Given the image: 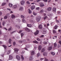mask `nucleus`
<instances>
[{"mask_svg":"<svg viewBox=\"0 0 61 61\" xmlns=\"http://www.w3.org/2000/svg\"><path fill=\"white\" fill-rule=\"evenodd\" d=\"M41 19V16H39L36 19V20L37 22H38L39 21H40V19Z\"/></svg>","mask_w":61,"mask_h":61,"instance_id":"obj_1","label":"nucleus"},{"mask_svg":"<svg viewBox=\"0 0 61 61\" xmlns=\"http://www.w3.org/2000/svg\"><path fill=\"white\" fill-rule=\"evenodd\" d=\"M50 25L49 23H48L47 24V25H46V24H45L44 25V27L45 28H48V26Z\"/></svg>","mask_w":61,"mask_h":61,"instance_id":"obj_2","label":"nucleus"},{"mask_svg":"<svg viewBox=\"0 0 61 61\" xmlns=\"http://www.w3.org/2000/svg\"><path fill=\"white\" fill-rule=\"evenodd\" d=\"M12 8L13 9H16V8H17V6L16 5H15L13 6Z\"/></svg>","mask_w":61,"mask_h":61,"instance_id":"obj_3","label":"nucleus"},{"mask_svg":"<svg viewBox=\"0 0 61 61\" xmlns=\"http://www.w3.org/2000/svg\"><path fill=\"white\" fill-rule=\"evenodd\" d=\"M43 55L45 56H47V53L46 52H44L43 54Z\"/></svg>","mask_w":61,"mask_h":61,"instance_id":"obj_4","label":"nucleus"},{"mask_svg":"<svg viewBox=\"0 0 61 61\" xmlns=\"http://www.w3.org/2000/svg\"><path fill=\"white\" fill-rule=\"evenodd\" d=\"M25 1L22 0L20 2L21 4V5H24L25 4Z\"/></svg>","mask_w":61,"mask_h":61,"instance_id":"obj_5","label":"nucleus"},{"mask_svg":"<svg viewBox=\"0 0 61 61\" xmlns=\"http://www.w3.org/2000/svg\"><path fill=\"white\" fill-rule=\"evenodd\" d=\"M16 58L19 60H20V56H19L18 55H17L16 56Z\"/></svg>","mask_w":61,"mask_h":61,"instance_id":"obj_6","label":"nucleus"},{"mask_svg":"<svg viewBox=\"0 0 61 61\" xmlns=\"http://www.w3.org/2000/svg\"><path fill=\"white\" fill-rule=\"evenodd\" d=\"M13 59V56L11 55L9 56V60H12Z\"/></svg>","mask_w":61,"mask_h":61,"instance_id":"obj_7","label":"nucleus"},{"mask_svg":"<svg viewBox=\"0 0 61 61\" xmlns=\"http://www.w3.org/2000/svg\"><path fill=\"white\" fill-rule=\"evenodd\" d=\"M25 30L27 32H29L30 31V30L28 28H26L25 29Z\"/></svg>","mask_w":61,"mask_h":61,"instance_id":"obj_8","label":"nucleus"},{"mask_svg":"<svg viewBox=\"0 0 61 61\" xmlns=\"http://www.w3.org/2000/svg\"><path fill=\"white\" fill-rule=\"evenodd\" d=\"M14 50L16 53H17L18 51H19V49L16 48L14 49Z\"/></svg>","mask_w":61,"mask_h":61,"instance_id":"obj_9","label":"nucleus"},{"mask_svg":"<svg viewBox=\"0 0 61 61\" xmlns=\"http://www.w3.org/2000/svg\"><path fill=\"white\" fill-rule=\"evenodd\" d=\"M30 23H34L36 22V21L35 20H33L31 19L30 20Z\"/></svg>","mask_w":61,"mask_h":61,"instance_id":"obj_10","label":"nucleus"},{"mask_svg":"<svg viewBox=\"0 0 61 61\" xmlns=\"http://www.w3.org/2000/svg\"><path fill=\"white\" fill-rule=\"evenodd\" d=\"M38 27L39 29H42V28H43V27H42V25H39L38 26Z\"/></svg>","mask_w":61,"mask_h":61,"instance_id":"obj_11","label":"nucleus"},{"mask_svg":"<svg viewBox=\"0 0 61 61\" xmlns=\"http://www.w3.org/2000/svg\"><path fill=\"white\" fill-rule=\"evenodd\" d=\"M47 11H51V10H52V8L51 7H49V8H47Z\"/></svg>","mask_w":61,"mask_h":61,"instance_id":"obj_12","label":"nucleus"},{"mask_svg":"<svg viewBox=\"0 0 61 61\" xmlns=\"http://www.w3.org/2000/svg\"><path fill=\"white\" fill-rule=\"evenodd\" d=\"M31 9L32 10H33L35 8V6L34 5H33L31 7Z\"/></svg>","mask_w":61,"mask_h":61,"instance_id":"obj_13","label":"nucleus"},{"mask_svg":"<svg viewBox=\"0 0 61 61\" xmlns=\"http://www.w3.org/2000/svg\"><path fill=\"white\" fill-rule=\"evenodd\" d=\"M39 33V31L38 30H37L36 32L34 33L35 35H37L38 33Z\"/></svg>","mask_w":61,"mask_h":61,"instance_id":"obj_14","label":"nucleus"},{"mask_svg":"<svg viewBox=\"0 0 61 61\" xmlns=\"http://www.w3.org/2000/svg\"><path fill=\"white\" fill-rule=\"evenodd\" d=\"M11 42H12V40L10 38L9 40V43L10 44H11Z\"/></svg>","mask_w":61,"mask_h":61,"instance_id":"obj_15","label":"nucleus"},{"mask_svg":"<svg viewBox=\"0 0 61 61\" xmlns=\"http://www.w3.org/2000/svg\"><path fill=\"white\" fill-rule=\"evenodd\" d=\"M42 46H41V45H39V46L38 48L39 50H41V49H42Z\"/></svg>","mask_w":61,"mask_h":61,"instance_id":"obj_16","label":"nucleus"},{"mask_svg":"<svg viewBox=\"0 0 61 61\" xmlns=\"http://www.w3.org/2000/svg\"><path fill=\"white\" fill-rule=\"evenodd\" d=\"M52 49V46H50L49 47V48L48 49V50L49 51L51 50Z\"/></svg>","mask_w":61,"mask_h":61,"instance_id":"obj_17","label":"nucleus"},{"mask_svg":"<svg viewBox=\"0 0 61 61\" xmlns=\"http://www.w3.org/2000/svg\"><path fill=\"white\" fill-rule=\"evenodd\" d=\"M9 7H12V6H13V4L10 3L9 4Z\"/></svg>","mask_w":61,"mask_h":61,"instance_id":"obj_18","label":"nucleus"},{"mask_svg":"<svg viewBox=\"0 0 61 61\" xmlns=\"http://www.w3.org/2000/svg\"><path fill=\"white\" fill-rule=\"evenodd\" d=\"M40 5L41 7H43V6H44L45 5H44L43 3H41L40 4Z\"/></svg>","mask_w":61,"mask_h":61,"instance_id":"obj_19","label":"nucleus"},{"mask_svg":"<svg viewBox=\"0 0 61 61\" xmlns=\"http://www.w3.org/2000/svg\"><path fill=\"white\" fill-rule=\"evenodd\" d=\"M34 54H35V52L34 51H32L31 52V55H34Z\"/></svg>","mask_w":61,"mask_h":61,"instance_id":"obj_20","label":"nucleus"},{"mask_svg":"<svg viewBox=\"0 0 61 61\" xmlns=\"http://www.w3.org/2000/svg\"><path fill=\"white\" fill-rule=\"evenodd\" d=\"M23 10V8L22 7H20V8L19 9V10L20 11H22Z\"/></svg>","mask_w":61,"mask_h":61,"instance_id":"obj_21","label":"nucleus"},{"mask_svg":"<svg viewBox=\"0 0 61 61\" xmlns=\"http://www.w3.org/2000/svg\"><path fill=\"white\" fill-rule=\"evenodd\" d=\"M27 26L28 27H31L32 26L31 24H28L27 25Z\"/></svg>","mask_w":61,"mask_h":61,"instance_id":"obj_22","label":"nucleus"},{"mask_svg":"<svg viewBox=\"0 0 61 61\" xmlns=\"http://www.w3.org/2000/svg\"><path fill=\"white\" fill-rule=\"evenodd\" d=\"M33 42V43H35V44H38V42H37L36 41H34Z\"/></svg>","mask_w":61,"mask_h":61,"instance_id":"obj_23","label":"nucleus"},{"mask_svg":"<svg viewBox=\"0 0 61 61\" xmlns=\"http://www.w3.org/2000/svg\"><path fill=\"white\" fill-rule=\"evenodd\" d=\"M15 16L14 15H11V18L12 19H14V18H15Z\"/></svg>","mask_w":61,"mask_h":61,"instance_id":"obj_24","label":"nucleus"},{"mask_svg":"<svg viewBox=\"0 0 61 61\" xmlns=\"http://www.w3.org/2000/svg\"><path fill=\"white\" fill-rule=\"evenodd\" d=\"M33 57H32V56H30V60H33Z\"/></svg>","mask_w":61,"mask_h":61,"instance_id":"obj_25","label":"nucleus"},{"mask_svg":"<svg viewBox=\"0 0 61 61\" xmlns=\"http://www.w3.org/2000/svg\"><path fill=\"white\" fill-rule=\"evenodd\" d=\"M21 18H22V19H25V17L22 15H21Z\"/></svg>","mask_w":61,"mask_h":61,"instance_id":"obj_26","label":"nucleus"},{"mask_svg":"<svg viewBox=\"0 0 61 61\" xmlns=\"http://www.w3.org/2000/svg\"><path fill=\"white\" fill-rule=\"evenodd\" d=\"M53 10L54 12H56V8L55 7L53 8Z\"/></svg>","mask_w":61,"mask_h":61,"instance_id":"obj_27","label":"nucleus"},{"mask_svg":"<svg viewBox=\"0 0 61 61\" xmlns=\"http://www.w3.org/2000/svg\"><path fill=\"white\" fill-rule=\"evenodd\" d=\"M28 11H29V14H31V13H32V11H31V10H30L29 9L28 10Z\"/></svg>","mask_w":61,"mask_h":61,"instance_id":"obj_28","label":"nucleus"},{"mask_svg":"<svg viewBox=\"0 0 61 61\" xmlns=\"http://www.w3.org/2000/svg\"><path fill=\"white\" fill-rule=\"evenodd\" d=\"M57 46V45L56 43H55L54 44V47H56Z\"/></svg>","mask_w":61,"mask_h":61,"instance_id":"obj_29","label":"nucleus"},{"mask_svg":"<svg viewBox=\"0 0 61 61\" xmlns=\"http://www.w3.org/2000/svg\"><path fill=\"white\" fill-rule=\"evenodd\" d=\"M45 50H46L44 48H43L41 50V52H44V51H45Z\"/></svg>","mask_w":61,"mask_h":61,"instance_id":"obj_30","label":"nucleus"},{"mask_svg":"<svg viewBox=\"0 0 61 61\" xmlns=\"http://www.w3.org/2000/svg\"><path fill=\"white\" fill-rule=\"evenodd\" d=\"M5 22L4 21L3 22L2 25L3 26H5Z\"/></svg>","mask_w":61,"mask_h":61,"instance_id":"obj_31","label":"nucleus"},{"mask_svg":"<svg viewBox=\"0 0 61 61\" xmlns=\"http://www.w3.org/2000/svg\"><path fill=\"white\" fill-rule=\"evenodd\" d=\"M22 22L23 23H25L26 22L25 20V19H22Z\"/></svg>","mask_w":61,"mask_h":61,"instance_id":"obj_32","label":"nucleus"},{"mask_svg":"<svg viewBox=\"0 0 61 61\" xmlns=\"http://www.w3.org/2000/svg\"><path fill=\"white\" fill-rule=\"evenodd\" d=\"M2 46L4 47L5 49H6L7 47V46L5 45H3Z\"/></svg>","mask_w":61,"mask_h":61,"instance_id":"obj_33","label":"nucleus"},{"mask_svg":"<svg viewBox=\"0 0 61 61\" xmlns=\"http://www.w3.org/2000/svg\"><path fill=\"white\" fill-rule=\"evenodd\" d=\"M43 12H44V10H41L39 13H42Z\"/></svg>","mask_w":61,"mask_h":61,"instance_id":"obj_34","label":"nucleus"},{"mask_svg":"<svg viewBox=\"0 0 61 61\" xmlns=\"http://www.w3.org/2000/svg\"><path fill=\"white\" fill-rule=\"evenodd\" d=\"M21 38H22V37H23V36L24 35V34L23 33H21Z\"/></svg>","mask_w":61,"mask_h":61,"instance_id":"obj_35","label":"nucleus"},{"mask_svg":"<svg viewBox=\"0 0 61 61\" xmlns=\"http://www.w3.org/2000/svg\"><path fill=\"white\" fill-rule=\"evenodd\" d=\"M57 27H58V26H57L56 25H55L54 27V29H56V28H57Z\"/></svg>","mask_w":61,"mask_h":61,"instance_id":"obj_36","label":"nucleus"},{"mask_svg":"<svg viewBox=\"0 0 61 61\" xmlns=\"http://www.w3.org/2000/svg\"><path fill=\"white\" fill-rule=\"evenodd\" d=\"M53 34H56V31L55 30H53Z\"/></svg>","mask_w":61,"mask_h":61,"instance_id":"obj_37","label":"nucleus"},{"mask_svg":"<svg viewBox=\"0 0 61 61\" xmlns=\"http://www.w3.org/2000/svg\"><path fill=\"white\" fill-rule=\"evenodd\" d=\"M12 29V27L10 26V28H9L8 29V31H9L11 30V29Z\"/></svg>","mask_w":61,"mask_h":61,"instance_id":"obj_38","label":"nucleus"},{"mask_svg":"<svg viewBox=\"0 0 61 61\" xmlns=\"http://www.w3.org/2000/svg\"><path fill=\"white\" fill-rule=\"evenodd\" d=\"M21 59H22L23 60H24V58L23 57V55H21Z\"/></svg>","mask_w":61,"mask_h":61,"instance_id":"obj_39","label":"nucleus"},{"mask_svg":"<svg viewBox=\"0 0 61 61\" xmlns=\"http://www.w3.org/2000/svg\"><path fill=\"white\" fill-rule=\"evenodd\" d=\"M51 54L52 55H53V56H54V55H55V53L53 52H51Z\"/></svg>","mask_w":61,"mask_h":61,"instance_id":"obj_40","label":"nucleus"},{"mask_svg":"<svg viewBox=\"0 0 61 61\" xmlns=\"http://www.w3.org/2000/svg\"><path fill=\"white\" fill-rule=\"evenodd\" d=\"M6 5V3H3L2 4V6H3L4 5Z\"/></svg>","mask_w":61,"mask_h":61,"instance_id":"obj_41","label":"nucleus"},{"mask_svg":"<svg viewBox=\"0 0 61 61\" xmlns=\"http://www.w3.org/2000/svg\"><path fill=\"white\" fill-rule=\"evenodd\" d=\"M33 14L34 15H36V13L34 11L33 12Z\"/></svg>","mask_w":61,"mask_h":61,"instance_id":"obj_42","label":"nucleus"},{"mask_svg":"<svg viewBox=\"0 0 61 61\" xmlns=\"http://www.w3.org/2000/svg\"><path fill=\"white\" fill-rule=\"evenodd\" d=\"M15 26L16 27H17V28H18V29H19V28H20V27L19 26H18V25H15Z\"/></svg>","mask_w":61,"mask_h":61,"instance_id":"obj_43","label":"nucleus"},{"mask_svg":"<svg viewBox=\"0 0 61 61\" xmlns=\"http://www.w3.org/2000/svg\"><path fill=\"white\" fill-rule=\"evenodd\" d=\"M46 33V30H44L43 31V33L44 34H45Z\"/></svg>","mask_w":61,"mask_h":61,"instance_id":"obj_44","label":"nucleus"},{"mask_svg":"<svg viewBox=\"0 0 61 61\" xmlns=\"http://www.w3.org/2000/svg\"><path fill=\"white\" fill-rule=\"evenodd\" d=\"M4 19H7V16H5L4 18Z\"/></svg>","mask_w":61,"mask_h":61,"instance_id":"obj_45","label":"nucleus"},{"mask_svg":"<svg viewBox=\"0 0 61 61\" xmlns=\"http://www.w3.org/2000/svg\"><path fill=\"white\" fill-rule=\"evenodd\" d=\"M13 45L14 46L15 45V42L14 41L13 43Z\"/></svg>","mask_w":61,"mask_h":61,"instance_id":"obj_46","label":"nucleus"},{"mask_svg":"<svg viewBox=\"0 0 61 61\" xmlns=\"http://www.w3.org/2000/svg\"><path fill=\"white\" fill-rule=\"evenodd\" d=\"M43 43L44 44L46 45V44H47V42H46V41H44L43 42Z\"/></svg>","mask_w":61,"mask_h":61,"instance_id":"obj_47","label":"nucleus"},{"mask_svg":"<svg viewBox=\"0 0 61 61\" xmlns=\"http://www.w3.org/2000/svg\"><path fill=\"white\" fill-rule=\"evenodd\" d=\"M47 18V16H46L45 17L44 19V20H45V19H46Z\"/></svg>","mask_w":61,"mask_h":61,"instance_id":"obj_48","label":"nucleus"},{"mask_svg":"<svg viewBox=\"0 0 61 61\" xmlns=\"http://www.w3.org/2000/svg\"><path fill=\"white\" fill-rule=\"evenodd\" d=\"M19 43H23V41H19Z\"/></svg>","mask_w":61,"mask_h":61,"instance_id":"obj_49","label":"nucleus"},{"mask_svg":"<svg viewBox=\"0 0 61 61\" xmlns=\"http://www.w3.org/2000/svg\"><path fill=\"white\" fill-rule=\"evenodd\" d=\"M43 1L44 2H45L46 3L47 2V0H43Z\"/></svg>","mask_w":61,"mask_h":61,"instance_id":"obj_50","label":"nucleus"},{"mask_svg":"<svg viewBox=\"0 0 61 61\" xmlns=\"http://www.w3.org/2000/svg\"><path fill=\"white\" fill-rule=\"evenodd\" d=\"M26 3L27 4H30V3L28 1H27L26 2Z\"/></svg>","mask_w":61,"mask_h":61,"instance_id":"obj_51","label":"nucleus"},{"mask_svg":"<svg viewBox=\"0 0 61 61\" xmlns=\"http://www.w3.org/2000/svg\"><path fill=\"white\" fill-rule=\"evenodd\" d=\"M45 61H48V60L46 58H45Z\"/></svg>","mask_w":61,"mask_h":61,"instance_id":"obj_52","label":"nucleus"},{"mask_svg":"<svg viewBox=\"0 0 61 61\" xmlns=\"http://www.w3.org/2000/svg\"><path fill=\"white\" fill-rule=\"evenodd\" d=\"M40 8L39 7H37V8H36V10H39V9Z\"/></svg>","mask_w":61,"mask_h":61,"instance_id":"obj_53","label":"nucleus"},{"mask_svg":"<svg viewBox=\"0 0 61 61\" xmlns=\"http://www.w3.org/2000/svg\"><path fill=\"white\" fill-rule=\"evenodd\" d=\"M40 56V55L39 54V53H38L37 54V57H39V56Z\"/></svg>","mask_w":61,"mask_h":61,"instance_id":"obj_54","label":"nucleus"},{"mask_svg":"<svg viewBox=\"0 0 61 61\" xmlns=\"http://www.w3.org/2000/svg\"><path fill=\"white\" fill-rule=\"evenodd\" d=\"M40 59L41 61H42V60H44V58H41Z\"/></svg>","mask_w":61,"mask_h":61,"instance_id":"obj_55","label":"nucleus"},{"mask_svg":"<svg viewBox=\"0 0 61 61\" xmlns=\"http://www.w3.org/2000/svg\"><path fill=\"white\" fill-rule=\"evenodd\" d=\"M37 41H40V39H39V38H37Z\"/></svg>","mask_w":61,"mask_h":61,"instance_id":"obj_56","label":"nucleus"},{"mask_svg":"<svg viewBox=\"0 0 61 61\" xmlns=\"http://www.w3.org/2000/svg\"><path fill=\"white\" fill-rule=\"evenodd\" d=\"M29 46H29V45H26V47H29Z\"/></svg>","mask_w":61,"mask_h":61,"instance_id":"obj_57","label":"nucleus"},{"mask_svg":"<svg viewBox=\"0 0 61 61\" xmlns=\"http://www.w3.org/2000/svg\"><path fill=\"white\" fill-rule=\"evenodd\" d=\"M23 43H25V42H26V40H23Z\"/></svg>","mask_w":61,"mask_h":61,"instance_id":"obj_58","label":"nucleus"},{"mask_svg":"<svg viewBox=\"0 0 61 61\" xmlns=\"http://www.w3.org/2000/svg\"><path fill=\"white\" fill-rule=\"evenodd\" d=\"M60 46H61V45H58L57 47H58V48H59V47H60Z\"/></svg>","mask_w":61,"mask_h":61,"instance_id":"obj_59","label":"nucleus"},{"mask_svg":"<svg viewBox=\"0 0 61 61\" xmlns=\"http://www.w3.org/2000/svg\"><path fill=\"white\" fill-rule=\"evenodd\" d=\"M56 22L57 23H59V21L58 20H56Z\"/></svg>","mask_w":61,"mask_h":61,"instance_id":"obj_60","label":"nucleus"},{"mask_svg":"<svg viewBox=\"0 0 61 61\" xmlns=\"http://www.w3.org/2000/svg\"><path fill=\"white\" fill-rule=\"evenodd\" d=\"M22 32V30H20L19 31V33H21V32Z\"/></svg>","mask_w":61,"mask_h":61,"instance_id":"obj_61","label":"nucleus"},{"mask_svg":"<svg viewBox=\"0 0 61 61\" xmlns=\"http://www.w3.org/2000/svg\"><path fill=\"white\" fill-rule=\"evenodd\" d=\"M59 43H60L61 45V41H60L59 42Z\"/></svg>","mask_w":61,"mask_h":61,"instance_id":"obj_62","label":"nucleus"},{"mask_svg":"<svg viewBox=\"0 0 61 61\" xmlns=\"http://www.w3.org/2000/svg\"><path fill=\"white\" fill-rule=\"evenodd\" d=\"M7 10H9V11H11V9H8V8H7Z\"/></svg>","mask_w":61,"mask_h":61,"instance_id":"obj_63","label":"nucleus"},{"mask_svg":"<svg viewBox=\"0 0 61 61\" xmlns=\"http://www.w3.org/2000/svg\"><path fill=\"white\" fill-rule=\"evenodd\" d=\"M10 53V52L8 51L7 52V55H9Z\"/></svg>","mask_w":61,"mask_h":61,"instance_id":"obj_64","label":"nucleus"}]
</instances>
